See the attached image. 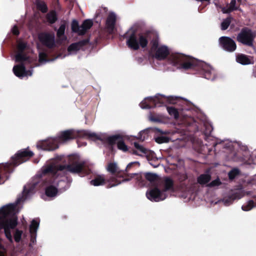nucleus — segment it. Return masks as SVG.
Segmentation results:
<instances>
[{"label":"nucleus","mask_w":256,"mask_h":256,"mask_svg":"<svg viewBox=\"0 0 256 256\" xmlns=\"http://www.w3.org/2000/svg\"><path fill=\"white\" fill-rule=\"evenodd\" d=\"M126 44L130 48L136 50L147 46L148 40L152 38V49L156 50L155 56L158 60L165 58L169 54L168 48L164 46H158V38L155 32H146L136 35L132 29H130L126 34Z\"/></svg>","instance_id":"nucleus-1"},{"label":"nucleus","mask_w":256,"mask_h":256,"mask_svg":"<svg viewBox=\"0 0 256 256\" xmlns=\"http://www.w3.org/2000/svg\"><path fill=\"white\" fill-rule=\"evenodd\" d=\"M13 206L8 205L0 210V229L4 228L6 238L12 242V241L11 230L17 226V218L13 216L8 218V216L13 212Z\"/></svg>","instance_id":"nucleus-2"},{"label":"nucleus","mask_w":256,"mask_h":256,"mask_svg":"<svg viewBox=\"0 0 256 256\" xmlns=\"http://www.w3.org/2000/svg\"><path fill=\"white\" fill-rule=\"evenodd\" d=\"M70 160L71 164L67 166L50 165L44 168L43 172L44 174L52 173L53 174H56L58 171H62L66 170L72 173H78L84 170L85 164L80 160L78 156H73L70 157Z\"/></svg>","instance_id":"nucleus-3"},{"label":"nucleus","mask_w":256,"mask_h":256,"mask_svg":"<svg viewBox=\"0 0 256 256\" xmlns=\"http://www.w3.org/2000/svg\"><path fill=\"white\" fill-rule=\"evenodd\" d=\"M170 61L174 66L178 68L186 70L190 68L194 65V60L191 58L181 54L171 55Z\"/></svg>","instance_id":"nucleus-4"},{"label":"nucleus","mask_w":256,"mask_h":256,"mask_svg":"<svg viewBox=\"0 0 256 256\" xmlns=\"http://www.w3.org/2000/svg\"><path fill=\"white\" fill-rule=\"evenodd\" d=\"M255 38L256 34L252 29L248 27H244L238 34L236 39L238 42L244 46L252 48Z\"/></svg>","instance_id":"nucleus-5"},{"label":"nucleus","mask_w":256,"mask_h":256,"mask_svg":"<svg viewBox=\"0 0 256 256\" xmlns=\"http://www.w3.org/2000/svg\"><path fill=\"white\" fill-rule=\"evenodd\" d=\"M92 24L93 22L91 20H86L80 26L78 21L73 20L72 23V32L79 35H83L92 26Z\"/></svg>","instance_id":"nucleus-6"},{"label":"nucleus","mask_w":256,"mask_h":256,"mask_svg":"<svg viewBox=\"0 0 256 256\" xmlns=\"http://www.w3.org/2000/svg\"><path fill=\"white\" fill-rule=\"evenodd\" d=\"M40 42L48 48L56 47L58 42H56L54 33L43 32L38 36Z\"/></svg>","instance_id":"nucleus-7"},{"label":"nucleus","mask_w":256,"mask_h":256,"mask_svg":"<svg viewBox=\"0 0 256 256\" xmlns=\"http://www.w3.org/2000/svg\"><path fill=\"white\" fill-rule=\"evenodd\" d=\"M220 46L226 51L233 52L236 48V42L230 38L228 36H222L219 38Z\"/></svg>","instance_id":"nucleus-8"},{"label":"nucleus","mask_w":256,"mask_h":256,"mask_svg":"<svg viewBox=\"0 0 256 256\" xmlns=\"http://www.w3.org/2000/svg\"><path fill=\"white\" fill-rule=\"evenodd\" d=\"M211 128L212 130L209 132V146H212L215 154L218 152L222 148H224V142L222 140L214 136L212 134L213 126L209 122V129Z\"/></svg>","instance_id":"nucleus-9"},{"label":"nucleus","mask_w":256,"mask_h":256,"mask_svg":"<svg viewBox=\"0 0 256 256\" xmlns=\"http://www.w3.org/2000/svg\"><path fill=\"white\" fill-rule=\"evenodd\" d=\"M78 135V133L74 130H68L61 132L54 141L55 142H65L76 138Z\"/></svg>","instance_id":"nucleus-10"},{"label":"nucleus","mask_w":256,"mask_h":256,"mask_svg":"<svg viewBox=\"0 0 256 256\" xmlns=\"http://www.w3.org/2000/svg\"><path fill=\"white\" fill-rule=\"evenodd\" d=\"M33 156V153L31 151L27 150H20L13 158V163L14 165H18L27 160L29 158Z\"/></svg>","instance_id":"nucleus-11"},{"label":"nucleus","mask_w":256,"mask_h":256,"mask_svg":"<svg viewBox=\"0 0 256 256\" xmlns=\"http://www.w3.org/2000/svg\"><path fill=\"white\" fill-rule=\"evenodd\" d=\"M146 195L148 198L155 202L164 200L166 197V194L160 192L158 188L150 190L146 192Z\"/></svg>","instance_id":"nucleus-12"},{"label":"nucleus","mask_w":256,"mask_h":256,"mask_svg":"<svg viewBox=\"0 0 256 256\" xmlns=\"http://www.w3.org/2000/svg\"><path fill=\"white\" fill-rule=\"evenodd\" d=\"M244 196L241 190L232 191L228 196L223 199V202L226 206H228L232 204L235 200H239Z\"/></svg>","instance_id":"nucleus-13"},{"label":"nucleus","mask_w":256,"mask_h":256,"mask_svg":"<svg viewBox=\"0 0 256 256\" xmlns=\"http://www.w3.org/2000/svg\"><path fill=\"white\" fill-rule=\"evenodd\" d=\"M13 71L16 76L20 78L24 76H31L32 74V70H26L23 64L14 66Z\"/></svg>","instance_id":"nucleus-14"},{"label":"nucleus","mask_w":256,"mask_h":256,"mask_svg":"<svg viewBox=\"0 0 256 256\" xmlns=\"http://www.w3.org/2000/svg\"><path fill=\"white\" fill-rule=\"evenodd\" d=\"M108 140L110 144L117 143L118 148L120 150L124 152L128 150L127 146L126 145L124 141L121 140L120 136L116 135L110 136L108 138Z\"/></svg>","instance_id":"nucleus-15"},{"label":"nucleus","mask_w":256,"mask_h":256,"mask_svg":"<svg viewBox=\"0 0 256 256\" xmlns=\"http://www.w3.org/2000/svg\"><path fill=\"white\" fill-rule=\"evenodd\" d=\"M236 61L242 65H248L254 64V60L252 56L243 54H238L236 56Z\"/></svg>","instance_id":"nucleus-16"},{"label":"nucleus","mask_w":256,"mask_h":256,"mask_svg":"<svg viewBox=\"0 0 256 256\" xmlns=\"http://www.w3.org/2000/svg\"><path fill=\"white\" fill-rule=\"evenodd\" d=\"M26 46L27 44L24 42L22 41L18 42L17 48L19 52L16 56V62H22L27 59V57L21 53V52L26 48Z\"/></svg>","instance_id":"nucleus-17"},{"label":"nucleus","mask_w":256,"mask_h":256,"mask_svg":"<svg viewBox=\"0 0 256 256\" xmlns=\"http://www.w3.org/2000/svg\"><path fill=\"white\" fill-rule=\"evenodd\" d=\"M116 21V16L114 13H110L106 20V26L107 28L110 32H112L114 29Z\"/></svg>","instance_id":"nucleus-18"},{"label":"nucleus","mask_w":256,"mask_h":256,"mask_svg":"<svg viewBox=\"0 0 256 256\" xmlns=\"http://www.w3.org/2000/svg\"><path fill=\"white\" fill-rule=\"evenodd\" d=\"M236 0H232L230 4H227L226 6L222 8V11L224 14H229L236 10L238 7L236 6Z\"/></svg>","instance_id":"nucleus-19"},{"label":"nucleus","mask_w":256,"mask_h":256,"mask_svg":"<svg viewBox=\"0 0 256 256\" xmlns=\"http://www.w3.org/2000/svg\"><path fill=\"white\" fill-rule=\"evenodd\" d=\"M66 29V25L62 24L57 31L56 36L58 38V42L61 43L63 40H66V38L64 36Z\"/></svg>","instance_id":"nucleus-20"},{"label":"nucleus","mask_w":256,"mask_h":256,"mask_svg":"<svg viewBox=\"0 0 256 256\" xmlns=\"http://www.w3.org/2000/svg\"><path fill=\"white\" fill-rule=\"evenodd\" d=\"M106 170L109 172L114 174H120V170L118 166V165L115 162H110L108 164Z\"/></svg>","instance_id":"nucleus-21"},{"label":"nucleus","mask_w":256,"mask_h":256,"mask_svg":"<svg viewBox=\"0 0 256 256\" xmlns=\"http://www.w3.org/2000/svg\"><path fill=\"white\" fill-rule=\"evenodd\" d=\"M162 184L164 186V190L166 192L172 189L173 187V180L170 178L166 177L163 178Z\"/></svg>","instance_id":"nucleus-22"},{"label":"nucleus","mask_w":256,"mask_h":256,"mask_svg":"<svg viewBox=\"0 0 256 256\" xmlns=\"http://www.w3.org/2000/svg\"><path fill=\"white\" fill-rule=\"evenodd\" d=\"M84 42H80L72 44L68 48V51L70 52H74L79 50L84 44Z\"/></svg>","instance_id":"nucleus-23"},{"label":"nucleus","mask_w":256,"mask_h":256,"mask_svg":"<svg viewBox=\"0 0 256 256\" xmlns=\"http://www.w3.org/2000/svg\"><path fill=\"white\" fill-rule=\"evenodd\" d=\"M90 184L94 186L103 185L105 183V178L104 176H98L94 180L90 181Z\"/></svg>","instance_id":"nucleus-24"},{"label":"nucleus","mask_w":256,"mask_h":256,"mask_svg":"<svg viewBox=\"0 0 256 256\" xmlns=\"http://www.w3.org/2000/svg\"><path fill=\"white\" fill-rule=\"evenodd\" d=\"M38 226L39 220H32L30 227V232L32 236L36 234Z\"/></svg>","instance_id":"nucleus-25"},{"label":"nucleus","mask_w":256,"mask_h":256,"mask_svg":"<svg viewBox=\"0 0 256 256\" xmlns=\"http://www.w3.org/2000/svg\"><path fill=\"white\" fill-rule=\"evenodd\" d=\"M58 192L57 188L53 186H50L46 189V194L50 197H53L56 196Z\"/></svg>","instance_id":"nucleus-26"},{"label":"nucleus","mask_w":256,"mask_h":256,"mask_svg":"<svg viewBox=\"0 0 256 256\" xmlns=\"http://www.w3.org/2000/svg\"><path fill=\"white\" fill-rule=\"evenodd\" d=\"M232 18L230 16H228L226 19H224L221 23V29L222 30H226L230 26Z\"/></svg>","instance_id":"nucleus-27"},{"label":"nucleus","mask_w":256,"mask_h":256,"mask_svg":"<svg viewBox=\"0 0 256 256\" xmlns=\"http://www.w3.org/2000/svg\"><path fill=\"white\" fill-rule=\"evenodd\" d=\"M134 145L135 148L137 149V150L134 152L135 154L140 155L142 154H147L148 150L136 142H134Z\"/></svg>","instance_id":"nucleus-28"},{"label":"nucleus","mask_w":256,"mask_h":256,"mask_svg":"<svg viewBox=\"0 0 256 256\" xmlns=\"http://www.w3.org/2000/svg\"><path fill=\"white\" fill-rule=\"evenodd\" d=\"M128 176L130 178L124 179L122 182H126L132 178H134L140 184L142 182V176L140 174H129Z\"/></svg>","instance_id":"nucleus-29"},{"label":"nucleus","mask_w":256,"mask_h":256,"mask_svg":"<svg viewBox=\"0 0 256 256\" xmlns=\"http://www.w3.org/2000/svg\"><path fill=\"white\" fill-rule=\"evenodd\" d=\"M145 178L150 182H154L157 181L158 176L152 173H146L144 175Z\"/></svg>","instance_id":"nucleus-30"},{"label":"nucleus","mask_w":256,"mask_h":256,"mask_svg":"<svg viewBox=\"0 0 256 256\" xmlns=\"http://www.w3.org/2000/svg\"><path fill=\"white\" fill-rule=\"evenodd\" d=\"M36 4L39 10L42 11V12H46L48 8L46 4L44 2L40 0H37L36 2Z\"/></svg>","instance_id":"nucleus-31"},{"label":"nucleus","mask_w":256,"mask_h":256,"mask_svg":"<svg viewBox=\"0 0 256 256\" xmlns=\"http://www.w3.org/2000/svg\"><path fill=\"white\" fill-rule=\"evenodd\" d=\"M48 21L51 23H54L56 20V13L54 12H49L46 16Z\"/></svg>","instance_id":"nucleus-32"},{"label":"nucleus","mask_w":256,"mask_h":256,"mask_svg":"<svg viewBox=\"0 0 256 256\" xmlns=\"http://www.w3.org/2000/svg\"><path fill=\"white\" fill-rule=\"evenodd\" d=\"M198 182L200 184L202 185L206 184L207 182H208V175L207 174H203L200 175L198 178Z\"/></svg>","instance_id":"nucleus-33"},{"label":"nucleus","mask_w":256,"mask_h":256,"mask_svg":"<svg viewBox=\"0 0 256 256\" xmlns=\"http://www.w3.org/2000/svg\"><path fill=\"white\" fill-rule=\"evenodd\" d=\"M254 206V202L253 200H250L246 205H243L242 208L244 211H248Z\"/></svg>","instance_id":"nucleus-34"},{"label":"nucleus","mask_w":256,"mask_h":256,"mask_svg":"<svg viewBox=\"0 0 256 256\" xmlns=\"http://www.w3.org/2000/svg\"><path fill=\"white\" fill-rule=\"evenodd\" d=\"M168 114L175 118L178 117V112L176 109L172 107L168 108Z\"/></svg>","instance_id":"nucleus-35"},{"label":"nucleus","mask_w":256,"mask_h":256,"mask_svg":"<svg viewBox=\"0 0 256 256\" xmlns=\"http://www.w3.org/2000/svg\"><path fill=\"white\" fill-rule=\"evenodd\" d=\"M240 172L238 169H233L230 170L228 174V176L230 180H233L239 174Z\"/></svg>","instance_id":"nucleus-36"},{"label":"nucleus","mask_w":256,"mask_h":256,"mask_svg":"<svg viewBox=\"0 0 256 256\" xmlns=\"http://www.w3.org/2000/svg\"><path fill=\"white\" fill-rule=\"evenodd\" d=\"M120 183L121 182L118 180L116 178L112 177L108 180V186L109 188H111L112 186H118Z\"/></svg>","instance_id":"nucleus-37"},{"label":"nucleus","mask_w":256,"mask_h":256,"mask_svg":"<svg viewBox=\"0 0 256 256\" xmlns=\"http://www.w3.org/2000/svg\"><path fill=\"white\" fill-rule=\"evenodd\" d=\"M22 234V231L19 230H16L14 235V238L16 242H19L20 241Z\"/></svg>","instance_id":"nucleus-38"},{"label":"nucleus","mask_w":256,"mask_h":256,"mask_svg":"<svg viewBox=\"0 0 256 256\" xmlns=\"http://www.w3.org/2000/svg\"><path fill=\"white\" fill-rule=\"evenodd\" d=\"M220 184L221 182L219 179L215 180L209 183V188L218 186Z\"/></svg>","instance_id":"nucleus-39"},{"label":"nucleus","mask_w":256,"mask_h":256,"mask_svg":"<svg viewBox=\"0 0 256 256\" xmlns=\"http://www.w3.org/2000/svg\"><path fill=\"white\" fill-rule=\"evenodd\" d=\"M146 100L142 101L140 104V106L142 108H151V106L149 104H146Z\"/></svg>","instance_id":"nucleus-40"},{"label":"nucleus","mask_w":256,"mask_h":256,"mask_svg":"<svg viewBox=\"0 0 256 256\" xmlns=\"http://www.w3.org/2000/svg\"><path fill=\"white\" fill-rule=\"evenodd\" d=\"M168 141V138L164 136L158 137L156 139V142L160 144L166 142H167Z\"/></svg>","instance_id":"nucleus-41"},{"label":"nucleus","mask_w":256,"mask_h":256,"mask_svg":"<svg viewBox=\"0 0 256 256\" xmlns=\"http://www.w3.org/2000/svg\"><path fill=\"white\" fill-rule=\"evenodd\" d=\"M46 54L44 52H40L39 54V60L40 62L46 61Z\"/></svg>","instance_id":"nucleus-42"},{"label":"nucleus","mask_w":256,"mask_h":256,"mask_svg":"<svg viewBox=\"0 0 256 256\" xmlns=\"http://www.w3.org/2000/svg\"><path fill=\"white\" fill-rule=\"evenodd\" d=\"M6 250L3 246L0 244V256H5Z\"/></svg>","instance_id":"nucleus-43"},{"label":"nucleus","mask_w":256,"mask_h":256,"mask_svg":"<svg viewBox=\"0 0 256 256\" xmlns=\"http://www.w3.org/2000/svg\"><path fill=\"white\" fill-rule=\"evenodd\" d=\"M12 33L15 35H18L19 34V31L17 26H14L12 29Z\"/></svg>","instance_id":"nucleus-44"},{"label":"nucleus","mask_w":256,"mask_h":256,"mask_svg":"<svg viewBox=\"0 0 256 256\" xmlns=\"http://www.w3.org/2000/svg\"><path fill=\"white\" fill-rule=\"evenodd\" d=\"M134 164H139V163L138 162H130V164H128L126 166V170H128L129 168H131V166H132V165Z\"/></svg>","instance_id":"nucleus-45"},{"label":"nucleus","mask_w":256,"mask_h":256,"mask_svg":"<svg viewBox=\"0 0 256 256\" xmlns=\"http://www.w3.org/2000/svg\"><path fill=\"white\" fill-rule=\"evenodd\" d=\"M208 68H209V76H210L212 74V70H213V68L210 64H209ZM210 78L209 77V79Z\"/></svg>","instance_id":"nucleus-46"},{"label":"nucleus","mask_w":256,"mask_h":256,"mask_svg":"<svg viewBox=\"0 0 256 256\" xmlns=\"http://www.w3.org/2000/svg\"><path fill=\"white\" fill-rule=\"evenodd\" d=\"M58 148V146L57 144H55L54 146H52L49 148V150H54L56 148Z\"/></svg>","instance_id":"nucleus-47"},{"label":"nucleus","mask_w":256,"mask_h":256,"mask_svg":"<svg viewBox=\"0 0 256 256\" xmlns=\"http://www.w3.org/2000/svg\"><path fill=\"white\" fill-rule=\"evenodd\" d=\"M89 136H90V137H94V136H95V134H89Z\"/></svg>","instance_id":"nucleus-48"},{"label":"nucleus","mask_w":256,"mask_h":256,"mask_svg":"<svg viewBox=\"0 0 256 256\" xmlns=\"http://www.w3.org/2000/svg\"><path fill=\"white\" fill-rule=\"evenodd\" d=\"M212 151V149L209 148L208 152H209V154H210V152Z\"/></svg>","instance_id":"nucleus-49"},{"label":"nucleus","mask_w":256,"mask_h":256,"mask_svg":"<svg viewBox=\"0 0 256 256\" xmlns=\"http://www.w3.org/2000/svg\"><path fill=\"white\" fill-rule=\"evenodd\" d=\"M208 178H209V181H210V174H209V177H208Z\"/></svg>","instance_id":"nucleus-50"},{"label":"nucleus","mask_w":256,"mask_h":256,"mask_svg":"<svg viewBox=\"0 0 256 256\" xmlns=\"http://www.w3.org/2000/svg\"><path fill=\"white\" fill-rule=\"evenodd\" d=\"M216 78V76H214V78L212 79V80H214Z\"/></svg>","instance_id":"nucleus-51"},{"label":"nucleus","mask_w":256,"mask_h":256,"mask_svg":"<svg viewBox=\"0 0 256 256\" xmlns=\"http://www.w3.org/2000/svg\"><path fill=\"white\" fill-rule=\"evenodd\" d=\"M82 132V134H84V135H86V133H85V132Z\"/></svg>","instance_id":"nucleus-52"},{"label":"nucleus","mask_w":256,"mask_h":256,"mask_svg":"<svg viewBox=\"0 0 256 256\" xmlns=\"http://www.w3.org/2000/svg\"><path fill=\"white\" fill-rule=\"evenodd\" d=\"M209 0V3H210V0Z\"/></svg>","instance_id":"nucleus-53"}]
</instances>
